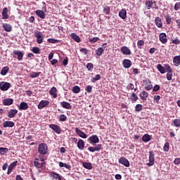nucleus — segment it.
<instances>
[{"label": "nucleus", "mask_w": 180, "mask_h": 180, "mask_svg": "<svg viewBox=\"0 0 180 180\" xmlns=\"http://www.w3.org/2000/svg\"><path fill=\"white\" fill-rule=\"evenodd\" d=\"M165 70H167V72H172V68L168 64H165Z\"/></svg>", "instance_id": "nucleus-51"}, {"label": "nucleus", "mask_w": 180, "mask_h": 180, "mask_svg": "<svg viewBox=\"0 0 180 180\" xmlns=\"http://www.w3.org/2000/svg\"><path fill=\"white\" fill-rule=\"evenodd\" d=\"M3 127H15V122L12 121H5L3 124Z\"/></svg>", "instance_id": "nucleus-28"}, {"label": "nucleus", "mask_w": 180, "mask_h": 180, "mask_svg": "<svg viewBox=\"0 0 180 180\" xmlns=\"http://www.w3.org/2000/svg\"><path fill=\"white\" fill-rule=\"evenodd\" d=\"M51 178L52 180H64L63 179V176H61L58 173L52 172L50 174Z\"/></svg>", "instance_id": "nucleus-11"}, {"label": "nucleus", "mask_w": 180, "mask_h": 180, "mask_svg": "<svg viewBox=\"0 0 180 180\" xmlns=\"http://www.w3.org/2000/svg\"><path fill=\"white\" fill-rule=\"evenodd\" d=\"M130 100L131 101L132 103H136V102H137V101L139 100V97L135 93H132L130 97Z\"/></svg>", "instance_id": "nucleus-36"}, {"label": "nucleus", "mask_w": 180, "mask_h": 180, "mask_svg": "<svg viewBox=\"0 0 180 180\" xmlns=\"http://www.w3.org/2000/svg\"><path fill=\"white\" fill-rule=\"evenodd\" d=\"M70 37L77 43H81V38L79 37V36L77 35V34L72 33L70 34Z\"/></svg>", "instance_id": "nucleus-31"}, {"label": "nucleus", "mask_w": 180, "mask_h": 180, "mask_svg": "<svg viewBox=\"0 0 180 180\" xmlns=\"http://www.w3.org/2000/svg\"><path fill=\"white\" fill-rule=\"evenodd\" d=\"M86 67L88 71H91V70H92V68H94V64L89 63H87Z\"/></svg>", "instance_id": "nucleus-57"}, {"label": "nucleus", "mask_w": 180, "mask_h": 180, "mask_svg": "<svg viewBox=\"0 0 180 180\" xmlns=\"http://www.w3.org/2000/svg\"><path fill=\"white\" fill-rule=\"evenodd\" d=\"M18 165V161H14L8 167L7 175H11V173L13 170V168Z\"/></svg>", "instance_id": "nucleus-13"}, {"label": "nucleus", "mask_w": 180, "mask_h": 180, "mask_svg": "<svg viewBox=\"0 0 180 180\" xmlns=\"http://www.w3.org/2000/svg\"><path fill=\"white\" fill-rule=\"evenodd\" d=\"M2 19H9V15L8 14V8L4 7L1 12Z\"/></svg>", "instance_id": "nucleus-25"}, {"label": "nucleus", "mask_w": 180, "mask_h": 180, "mask_svg": "<svg viewBox=\"0 0 180 180\" xmlns=\"http://www.w3.org/2000/svg\"><path fill=\"white\" fill-rule=\"evenodd\" d=\"M49 95H51V96H53V98H57V88H56V87H52V88L49 90Z\"/></svg>", "instance_id": "nucleus-29"}, {"label": "nucleus", "mask_w": 180, "mask_h": 180, "mask_svg": "<svg viewBox=\"0 0 180 180\" xmlns=\"http://www.w3.org/2000/svg\"><path fill=\"white\" fill-rule=\"evenodd\" d=\"M85 91L88 92V94H91L92 92V86L88 85L85 87Z\"/></svg>", "instance_id": "nucleus-54"}, {"label": "nucleus", "mask_w": 180, "mask_h": 180, "mask_svg": "<svg viewBox=\"0 0 180 180\" xmlns=\"http://www.w3.org/2000/svg\"><path fill=\"white\" fill-rule=\"evenodd\" d=\"M88 141L90 144H96L99 143V137H98V135H92L88 139Z\"/></svg>", "instance_id": "nucleus-7"}, {"label": "nucleus", "mask_w": 180, "mask_h": 180, "mask_svg": "<svg viewBox=\"0 0 180 180\" xmlns=\"http://www.w3.org/2000/svg\"><path fill=\"white\" fill-rule=\"evenodd\" d=\"M103 12L106 15H109V12H110V8L109 6H105L103 9Z\"/></svg>", "instance_id": "nucleus-55"}, {"label": "nucleus", "mask_w": 180, "mask_h": 180, "mask_svg": "<svg viewBox=\"0 0 180 180\" xmlns=\"http://www.w3.org/2000/svg\"><path fill=\"white\" fill-rule=\"evenodd\" d=\"M11 88V83L6 82H0V89L1 91H8Z\"/></svg>", "instance_id": "nucleus-5"}, {"label": "nucleus", "mask_w": 180, "mask_h": 180, "mask_svg": "<svg viewBox=\"0 0 180 180\" xmlns=\"http://www.w3.org/2000/svg\"><path fill=\"white\" fill-rule=\"evenodd\" d=\"M121 53L124 56H130L131 54V51L127 46L121 47Z\"/></svg>", "instance_id": "nucleus-15"}, {"label": "nucleus", "mask_w": 180, "mask_h": 180, "mask_svg": "<svg viewBox=\"0 0 180 180\" xmlns=\"http://www.w3.org/2000/svg\"><path fill=\"white\" fill-rule=\"evenodd\" d=\"M38 153L41 155H46L49 153V147L46 143H40L38 146Z\"/></svg>", "instance_id": "nucleus-1"}, {"label": "nucleus", "mask_w": 180, "mask_h": 180, "mask_svg": "<svg viewBox=\"0 0 180 180\" xmlns=\"http://www.w3.org/2000/svg\"><path fill=\"white\" fill-rule=\"evenodd\" d=\"M157 70L160 71V74H165V72H167L165 68H164L162 64H158Z\"/></svg>", "instance_id": "nucleus-34"}, {"label": "nucleus", "mask_w": 180, "mask_h": 180, "mask_svg": "<svg viewBox=\"0 0 180 180\" xmlns=\"http://www.w3.org/2000/svg\"><path fill=\"white\" fill-rule=\"evenodd\" d=\"M47 41H48V43H51L52 44H56L57 43H60V40L54 39H51V38L48 39Z\"/></svg>", "instance_id": "nucleus-44"}, {"label": "nucleus", "mask_w": 180, "mask_h": 180, "mask_svg": "<svg viewBox=\"0 0 180 180\" xmlns=\"http://www.w3.org/2000/svg\"><path fill=\"white\" fill-rule=\"evenodd\" d=\"M167 81H171L172 79V72H167Z\"/></svg>", "instance_id": "nucleus-58"}, {"label": "nucleus", "mask_w": 180, "mask_h": 180, "mask_svg": "<svg viewBox=\"0 0 180 180\" xmlns=\"http://www.w3.org/2000/svg\"><path fill=\"white\" fill-rule=\"evenodd\" d=\"M155 23L157 27H162V20L160 17H156L155 19Z\"/></svg>", "instance_id": "nucleus-30"}, {"label": "nucleus", "mask_w": 180, "mask_h": 180, "mask_svg": "<svg viewBox=\"0 0 180 180\" xmlns=\"http://www.w3.org/2000/svg\"><path fill=\"white\" fill-rule=\"evenodd\" d=\"M3 28L4 29L5 32H12V25H11V24H3Z\"/></svg>", "instance_id": "nucleus-33"}, {"label": "nucleus", "mask_w": 180, "mask_h": 180, "mask_svg": "<svg viewBox=\"0 0 180 180\" xmlns=\"http://www.w3.org/2000/svg\"><path fill=\"white\" fill-rule=\"evenodd\" d=\"M101 79L100 75H96L94 77L91 79V82H96V81H99Z\"/></svg>", "instance_id": "nucleus-49"}, {"label": "nucleus", "mask_w": 180, "mask_h": 180, "mask_svg": "<svg viewBox=\"0 0 180 180\" xmlns=\"http://www.w3.org/2000/svg\"><path fill=\"white\" fill-rule=\"evenodd\" d=\"M8 72H9V67L5 66L1 69L0 74L1 75H6V74H8Z\"/></svg>", "instance_id": "nucleus-39"}, {"label": "nucleus", "mask_w": 180, "mask_h": 180, "mask_svg": "<svg viewBox=\"0 0 180 180\" xmlns=\"http://www.w3.org/2000/svg\"><path fill=\"white\" fill-rule=\"evenodd\" d=\"M143 84H145V89L146 91H151V89L153 88V84H151V80L148 79L143 81Z\"/></svg>", "instance_id": "nucleus-16"}, {"label": "nucleus", "mask_w": 180, "mask_h": 180, "mask_svg": "<svg viewBox=\"0 0 180 180\" xmlns=\"http://www.w3.org/2000/svg\"><path fill=\"white\" fill-rule=\"evenodd\" d=\"M18 109L19 110H27V109H29V105L25 102H21Z\"/></svg>", "instance_id": "nucleus-23"}, {"label": "nucleus", "mask_w": 180, "mask_h": 180, "mask_svg": "<svg viewBox=\"0 0 180 180\" xmlns=\"http://www.w3.org/2000/svg\"><path fill=\"white\" fill-rule=\"evenodd\" d=\"M151 140V136L148 134H146L142 136V141H144V143H148Z\"/></svg>", "instance_id": "nucleus-35"}, {"label": "nucleus", "mask_w": 180, "mask_h": 180, "mask_svg": "<svg viewBox=\"0 0 180 180\" xmlns=\"http://www.w3.org/2000/svg\"><path fill=\"white\" fill-rule=\"evenodd\" d=\"M173 63L176 67L180 65V56H175L173 59Z\"/></svg>", "instance_id": "nucleus-37"}, {"label": "nucleus", "mask_w": 180, "mask_h": 180, "mask_svg": "<svg viewBox=\"0 0 180 180\" xmlns=\"http://www.w3.org/2000/svg\"><path fill=\"white\" fill-rule=\"evenodd\" d=\"M149 162L147 164L148 167H153L154 165L155 160V155L153 150L149 152Z\"/></svg>", "instance_id": "nucleus-4"}, {"label": "nucleus", "mask_w": 180, "mask_h": 180, "mask_svg": "<svg viewBox=\"0 0 180 180\" xmlns=\"http://www.w3.org/2000/svg\"><path fill=\"white\" fill-rule=\"evenodd\" d=\"M63 64L64 65V67H67V65H68V58L66 57L63 61Z\"/></svg>", "instance_id": "nucleus-64"}, {"label": "nucleus", "mask_w": 180, "mask_h": 180, "mask_svg": "<svg viewBox=\"0 0 180 180\" xmlns=\"http://www.w3.org/2000/svg\"><path fill=\"white\" fill-rule=\"evenodd\" d=\"M32 53L34 54H39L40 49L39 47H33L32 49Z\"/></svg>", "instance_id": "nucleus-50"}, {"label": "nucleus", "mask_w": 180, "mask_h": 180, "mask_svg": "<svg viewBox=\"0 0 180 180\" xmlns=\"http://www.w3.org/2000/svg\"><path fill=\"white\" fill-rule=\"evenodd\" d=\"M88 150L89 151H90V153H95V151H101V150H102V144H98L94 147L90 146L88 148Z\"/></svg>", "instance_id": "nucleus-10"}, {"label": "nucleus", "mask_w": 180, "mask_h": 180, "mask_svg": "<svg viewBox=\"0 0 180 180\" xmlns=\"http://www.w3.org/2000/svg\"><path fill=\"white\" fill-rule=\"evenodd\" d=\"M139 96L141 101H147V98H148V92L146 91H143L140 93Z\"/></svg>", "instance_id": "nucleus-21"}, {"label": "nucleus", "mask_w": 180, "mask_h": 180, "mask_svg": "<svg viewBox=\"0 0 180 180\" xmlns=\"http://www.w3.org/2000/svg\"><path fill=\"white\" fill-rule=\"evenodd\" d=\"M75 132L82 139H87L88 138V135H86V134H85L84 131H81V129H79V128H78V127L75 128Z\"/></svg>", "instance_id": "nucleus-12"}, {"label": "nucleus", "mask_w": 180, "mask_h": 180, "mask_svg": "<svg viewBox=\"0 0 180 180\" xmlns=\"http://www.w3.org/2000/svg\"><path fill=\"white\" fill-rule=\"evenodd\" d=\"M103 51H105V49H103V48L102 47H99L96 51V56H98L99 57H101V56H102V54L103 53Z\"/></svg>", "instance_id": "nucleus-40"}, {"label": "nucleus", "mask_w": 180, "mask_h": 180, "mask_svg": "<svg viewBox=\"0 0 180 180\" xmlns=\"http://www.w3.org/2000/svg\"><path fill=\"white\" fill-rule=\"evenodd\" d=\"M119 16L121 18V19H126V18H127V11H126V9H122L119 12Z\"/></svg>", "instance_id": "nucleus-27"}, {"label": "nucleus", "mask_w": 180, "mask_h": 180, "mask_svg": "<svg viewBox=\"0 0 180 180\" xmlns=\"http://www.w3.org/2000/svg\"><path fill=\"white\" fill-rule=\"evenodd\" d=\"M16 115H18V110L16 109H11L8 112V117L10 119L15 117Z\"/></svg>", "instance_id": "nucleus-18"}, {"label": "nucleus", "mask_w": 180, "mask_h": 180, "mask_svg": "<svg viewBox=\"0 0 180 180\" xmlns=\"http://www.w3.org/2000/svg\"><path fill=\"white\" fill-rule=\"evenodd\" d=\"M35 13L37 15L39 16V18H40L41 19H45L46 18V13H44V11H41V10H37L35 11Z\"/></svg>", "instance_id": "nucleus-26"}, {"label": "nucleus", "mask_w": 180, "mask_h": 180, "mask_svg": "<svg viewBox=\"0 0 180 180\" xmlns=\"http://www.w3.org/2000/svg\"><path fill=\"white\" fill-rule=\"evenodd\" d=\"M34 36L35 37H37V43L38 44H41V43H43V40H44V37H43V33H41V32H39L37 30H36L34 32Z\"/></svg>", "instance_id": "nucleus-3"}, {"label": "nucleus", "mask_w": 180, "mask_h": 180, "mask_svg": "<svg viewBox=\"0 0 180 180\" xmlns=\"http://www.w3.org/2000/svg\"><path fill=\"white\" fill-rule=\"evenodd\" d=\"M80 52L81 53H84V54H88V53H91V50H88V49H86L85 48H82L80 49Z\"/></svg>", "instance_id": "nucleus-56"}, {"label": "nucleus", "mask_w": 180, "mask_h": 180, "mask_svg": "<svg viewBox=\"0 0 180 180\" xmlns=\"http://www.w3.org/2000/svg\"><path fill=\"white\" fill-rule=\"evenodd\" d=\"M3 104L4 106H11V105L13 104V98H5L3 100Z\"/></svg>", "instance_id": "nucleus-22"}, {"label": "nucleus", "mask_w": 180, "mask_h": 180, "mask_svg": "<svg viewBox=\"0 0 180 180\" xmlns=\"http://www.w3.org/2000/svg\"><path fill=\"white\" fill-rule=\"evenodd\" d=\"M83 167L86 168V169H92V168H94L92 163L86 162H83Z\"/></svg>", "instance_id": "nucleus-38"}, {"label": "nucleus", "mask_w": 180, "mask_h": 180, "mask_svg": "<svg viewBox=\"0 0 180 180\" xmlns=\"http://www.w3.org/2000/svg\"><path fill=\"white\" fill-rule=\"evenodd\" d=\"M159 39L162 44H165V43L168 41V39H167V34L165 33H160L159 35Z\"/></svg>", "instance_id": "nucleus-17"}, {"label": "nucleus", "mask_w": 180, "mask_h": 180, "mask_svg": "<svg viewBox=\"0 0 180 180\" xmlns=\"http://www.w3.org/2000/svg\"><path fill=\"white\" fill-rule=\"evenodd\" d=\"M155 102H156V103H158V102H160V99H161V97L158 95L155 96L153 98Z\"/></svg>", "instance_id": "nucleus-63"}, {"label": "nucleus", "mask_w": 180, "mask_h": 180, "mask_svg": "<svg viewBox=\"0 0 180 180\" xmlns=\"http://www.w3.org/2000/svg\"><path fill=\"white\" fill-rule=\"evenodd\" d=\"M46 161L44 159L39 160V158H35L34 160V166L36 167L38 169H40L44 167Z\"/></svg>", "instance_id": "nucleus-2"}, {"label": "nucleus", "mask_w": 180, "mask_h": 180, "mask_svg": "<svg viewBox=\"0 0 180 180\" xmlns=\"http://www.w3.org/2000/svg\"><path fill=\"white\" fill-rule=\"evenodd\" d=\"M173 123H174L175 127H180V120L179 119L174 120Z\"/></svg>", "instance_id": "nucleus-48"}, {"label": "nucleus", "mask_w": 180, "mask_h": 180, "mask_svg": "<svg viewBox=\"0 0 180 180\" xmlns=\"http://www.w3.org/2000/svg\"><path fill=\"white\" fill-rule=\"evenodd\" d=\"M98 40H99V37H95L89 39L90 43H96V41H98Z\"/></svg>", "instance_id": "nucleus-53"}, {"label": "nucleus", "mask_w": 180, "mask_h": 180, "mask_svg": "<svg viewBox=\"0 0 180 180\" xmlns=\"http://www.w3.org/2000/svg\"><path fill=\"white\" fill-rule=\"evenodd\" d=\"M166 19V23L167 25H171V22L172 20V18H171V15H167L165 17Z\"/></svg>", "instance_id": "nucleus-47"}, {"label": "nucleus", "mask_w": 180, "mask_h": 180, "mask_svg": "<svg viewBox=\"0 0 180 180\" xmlns=\"http://www.w3.org/2000/svg\"><path fill=\"white\" fill-rule=\"evenodd\" d=\"M154 4H155V1H153V0H146L145 1V6L146 9L150 10L153 8V5H154Z\"/></svg>", "instance_id": "nucleus-19"}, {"label": "nucleus", "mask_w": 180, "mask_h": 180, "mask_svg": "<svg viewBox=\"0 0 180 180\" xmlns=\"http://www.w3.org/2000/svg\"><path fill=\"white\" fill-rule=\"evenodd\" d=\"M72 92H74V94H79L81 89L78 86H75L72 87Z\"/></svg>", "instance_id": "nucleus-43"}, {"label": "nucleus", "mask_w": 180, "mask_h": 180, "mask_svg": "<svg viewBox=\"0 0 180 180\" xmlns=\"http://www.w3.org/2000/svg\"><path fill=\"white\" fill-rule=\"evenodd\" d=\"M14 56H18V61H22L23 60V52L21 51L15 50L13 51Z\"/></svg>", "instance_id": "nucleus-14"}, {"label": "nucleus", "mask_w": 180, "mask_h": 180, "mask_svg": "<svg viewBox=\"0 0 180 180\" xmlns=\"http://www.w3.org/2000/svg\"><path fill=\"white\" fill-rule=\"evenodd\" d=\"M40 74H41V72H32L30 74V77L31 78H37V77H39L40 75Z\"/></svg>", "instance_id": "nucleus-41"}, {"label": "nucleus", "mask_w": 180, "mask_h": 180, "mask_svg": "<svg viewBox=\"0 0 180 180\" xmlns=\"http://www.w3.org/2000/svg\"><path fill=\"white\" fill-rule=\"evenodd\" d=\"M118 162L120 164H122V165H124V167H130V162H129V160L126 159L124 157H121Z\"/></svg>", "instance_id": "nucleus-9"}, {"label": "nucleus", "mask_w": 180, "mask_h": 180, "mask_svg": "<svg viewBox=\"0 0 180 180\" xmlns=\"http://www.w3.org/2000/svg\"><path fill=\"white\" fill-rule=\"evenodd\" d=\"M136 112H141L143 110V105L137 104L135 107Z\"/></svg>", "instance_id": "nucleus-45"}, {"label": "nucleus", "mask_w": 180, "mask_h": 180, "mask_svg": "<svg viewBox=\"0 0 180 180\" xmlns=\"http://www.w3.org/2000/svg\"><path fill=\"white\" fill-rule=\"evenodd\" d=\"M50 105V101L47 100H42L38 104V109H44V108H47Z\"/></svg>", "instance_id": "nucleus-8"}, {"label": "nucleus", "mask_w": 180, "mask_h": 180, "mask_svg": "<svg viewBox=\"0 0 180 180\" xmlns=\"http://www.w3.org/2000/svg\"><path fill=\"white\" fill-rule=\"evenodd\" d=\"M49 128L53 130V131L57 134H61V128L58 125L56 124H49Z\"/></svg>", "instance_id": "nucleus-6"}, {"label": "nucleus", "mask_w": 180, "mask_h": 180, "mask_svg": "<svg viewBox=\"0 0 180 180\" xmlns=\"http://www.w3.org/2000/svg\"><path fill=\"white\" fill-rule=\"evenodd\" d=\"M180 9V2H177L174 5V11H179Z\"/></svg>", "instance_id": "nucleus-62"}, {"label": "nucleus", "mask_w": 180, "mask_h": 180, "mask_svg": "<svg viewBox=\"0 0 180 180\" xmlns=\"http://www.w3.org/2000/svg\"><path fill=\"white\" fill-rule=\"evenodd\" d=\"M85 147V142L82 139H79L77 142V148L79 150H82Z\"/></svg>", "instance_id": "nucleus-32"}, {"label": "nucleus", "mask_w": 180, "mask_h": 180, "mask_svg": "<svg viewBox=\"0 0 180 180\" xmlns=\"http://www.w3.org/2000/svg\"><path fill=\"white\" fill-rule=\"evenodd\" d=\"M9 151L8 148H0V155H5Z\"/></svg>", "instance_id": "nucleus-42"}, {"label": "nucleus", "mask_w": 180, "mask_h": 180, "mask_svg": "<svg viewBox=\"0 0 180 180\" xmlns=\"http://www.w3.org/2000/svg\"><path fill=\"white\" fill-rule=\"evenodd\" d=\"M144 45V41L143 40H139L137 42L138 48L141 49V46Z\"/></svg>", "instance_id": "nucleus-59"}, {"label": "nucleus", "mask_w": 180, "mask_h": 180, "mask_svg": "<svg viewBox=\"0 0 180 180\" xmlns=\"http://www.w3.org/2000/svg\"><path fill=\"white\" fill-rule=\"evenodd\" d=\"M163 150L164 151H165L166 153H168V151H169V143L166 142L164 145L163 147Z\"/></svg>", "instance_id": "nucleus-46"}, {"label": "nucleus", "mask_w": 180, "mask_h": 180, "mask_svg": "<svg viewBox=\"0 0 180 180\" xmlns=\"http://www.w3.org/2000/svg\"><path fill=\"white\" fill-rule=\"evenodd\" d=\"M59 120L60 122H65V120H67V116H65L64 114L60 115L59 117Z\"/></svg>", "instance_id": "nucleus-52"}, {"label": "nucleus", "mask_w": 180, "mask_h": 180, "mask_svg": "<svg viewBox=\"0 0 180 180\" xmlns=\"http://www.w3.org/2000/svg\"><path fill=\"white\" fill-rule=\"evenodd\" d=\"M60 106L64 109H72V105H71V104L67 101L60 102Z\"/></svg>", "instance_id": "nucleus-20"}, {"label": "nucleus", "mask_w": 180, "mask_h": 180, "mask_svg": "<svg viewBox=\"0 0 180 180\" xmlns=\"http://www.w3.org/2000/svg\"><path fill=\"white\" fill-rule=\"evenodd\" d=\"M122 64L124 65V68H130L131 67V60L129 59H124L122 61Z\"/></svg>", "instance_id": "nucleus-24"}, {"label": "nucleus", "mask_w": 180, "mask_h": 180, "mask_svg": "<svg viewBox=\"0 0 180 180\" xmlns=\"http://www.w3.org/2000/svg\"><path fill=\"white\" fill-rule=\"evenodd\" d=\"M173 44H180V40L178 38L172 40Z\"/></svg>", "instance_id": "nucleus-61"}, {"label": "nucleus", "mask_w": 180, "mask_h": 180, "mask_svg": "<svg viewBox=\"0 0 180 180\" xmlns=\"http://www.w3.org/2000/svg\"><path fill=\"white\" fill-rule=\"evenodd\" d=\"M174 165H180V158H176L174 160Z\"/></svg>", "instance_id": "nucleus-60"}]
</instances>
